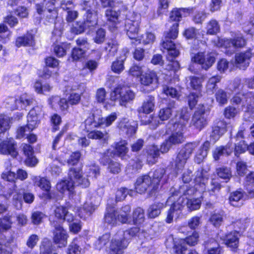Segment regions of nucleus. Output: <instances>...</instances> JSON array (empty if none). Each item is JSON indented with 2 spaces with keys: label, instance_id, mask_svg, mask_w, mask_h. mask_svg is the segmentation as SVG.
<instances>
[{
  "label": "nucleus",
  "instance_id": "nucleus-1",
  "mask_svg": "<svg viewBox=\"0 0 254 254\" xmlns=\"http://www.w3.org/2000/svg\"><path fill=\"white\" fill-rule=\"evenodd\" d=\"M190 12V10L189 9L176 8H174L170 14L169 20L166 24L169 30L165 32V40L162 43V47L167 51V59L169 61H173L180 54L179 51L171 39H175L178 37L179 22L183 16H188Z\"/></svg>",
  "mask_w": 254,
  "mask_h": 254
},
{
  "label": "nucleus",
  "instance_id": "nucleus-2",
  "mask_svg": "<svg viewBox=\"0 0 254 254\" xmlns=\"http://www.w3.org/2000/svg\"><path fill=\"white\" fill-rule=\"evenodd\" d=\"M190 116L186 109L182 111L180 115L176 116V120L178 119L179 121L173 124L172 133L169 138L161 145L160 147V152H167L172 144L181 143L184 141L183 132L185 126Z\"/></svg>",
  "mask_w": 254,
  "mask_h": 254
},
{
  "label": "nucleus",
  "instance_id": "nucleus-3",
  "mask_svg": "<svg viewBox=\"0 0 254 254\" xmlns=\"http://www.w3.org/2000/svg\"><path fill=\"white\" fill-rule=\"evenodd\" d=\"M149 187H151V189L149 191L148 196L156 197L158 194V172L155 171L151 176L147 174L140 176L134 183L135 191L139 194L144 193Z\"/></svg>",
  "mask_w": 254,
  "mask_h": 254
},
{
  "label": "nucleus",
  "instance_id": "nucleus-4",
  "mask_svg": "<svg viewBox=\"0 0 254 254\" xmlns=\"http://www.w3.org/2000/svg\"><path fill=\"white\" fill-rule=\"evenodd\" d=\"M134 98L135 93L131 89L130 86L125 82L118 83L110 93V100L113 103V106L118 102L120 105L126 107Z\"/></svg>",
  "mask_w": 254,
  "mask_h": 254
},
{
  "label": "nucleus",
  "instance_id": "nucleus-5",
  "mask_svg": "<svg viewBox=\"0 0 254 254\" xmlns=\"http://www.w3.org/2000/svg\"><path fill=\"white\" fill-rule=\"evenodd\" d=\"M187 201L185 202L187 208L190 211H193L198 209L201 206L202 197L197 198H186ZM184 196L180 197L171 206L166 218V222L170 223L172 222L174 217L178 218L181 213L182 208L185 204Z\"/></svg>",
  "mask_w": 254,
  "mask_h": 254
},
{
  "label": "nucleus",
  "instance_id": "nucleus-6",
  "mask_svg": "<svg viewBox=\"0 0 254 254\" xmlns=\"http://www.w3.org/2000/svg\"><path fill=\"white\" fill-rule=\"evenodd\" d=\"M214 43L217 47L225 49V52L226 54L231 55L235 52L237 48L245 46L246 41L242 35H239L233 40L218 37L214 41Z\"/></svg>",
  "mask_w": 254,
  "mask_h": 254
},
{
  "label": "nucleus",
  "instance_id": "nucleus-7",
  "mask_svg": "<svg viewBox=\"0 0 254 254\" xmlns=\"http://www.w3.org/2000/svg\"><path fill=\"white\" fill-rule=\"evenodd\" d=\"M33 185L37 187L42 190L39 197L46 201L54 198L55 193L52 190L51 183L46 177L35 176L33 179Z\"/></svg>",
  "mask_w": 254,
  "mask_h": 254
},
{
  "label": "nucleus",
  "instance_id": "nucleus-8",
  "mask_svg": "<svg viewBox=\"0 0 254 254\" xmlns=\"http://www.w3.org/2000/svg\"><path fill=\"white\" fill-rule=\"evenodd\" d=\"M207 180L208 177L206 172L198 171L194 179V187L190 188L188 185H185L181 188V190L187 189L184 192V195H191L194 194L196 195L197 192L200 193L206 190L205 184Z\"/></svg>",
  "mask_w": 254,
  "mask_h": 254
},
{
  "label": "nucleus",
  "instance_id": "nucleus-9",
  "mask_svg": "<svg viewBox=\"0 0 254 254\" xmlns=\"http://www.w3.org/2000/svg\"><path fill=\"white\" fill-rule=\"evenodd\" d=\"M51 224L54 228L53 230V243L60 248L66 247L69 236L66 230L64 228L63 223L53 220L51 222Z\"/></svg>",
  "mask_w": 254,
  "mask_h": 254
},
{
  "label": "nucleus",
  "instance_id": "nucleus-10",
  "mask_svg": "<svg viewBox=\"0 0 254 254\" xmlns=\"http://www.w3.org/2000/svg\"><path fill=\"white\" fill-rule=\"evenodd\" d=\"M81 5L82 9L86 11L83 20L88 28L96 27L98 23V12L93 2L84 0Z\"/></svg>",
  "mask_w": 254,
  "mask_h": 254
},
{
  "label": "nucleus",
  "instance_id": "nucleus-11",
  "mask_svg": "<svg viewBox=\"0 0 254 254\" xmlns=\"http://www.w3.org/2000/svg\"><path fill=\"white\" fill-rule=\"evenodd\" d=\"M67 179L77 183V185L82 188H88L90 182L88 179L84 177L83 165L80 164L77 166H72L68 170Z\"/></svg>",
  "mask_w": 254,
  "mask_h": 254
},
{
  "label": "nucleus",
  "instance_id": "nucleus-12",
  "mask_svg": "<svg viewBox=\"0 0 254 254\" xmlns=\"http://www.w3.org/2000/svg\"><path fill=\"white\" fill-rule=\"evenodd\" d=\"M110 150L107 149L103 153L99 161L103 166H107V170L111 174H119L122 171V164L117 159H113L109 154Z\"/></svg>",
  "mask_w": 254,
  "mask_h": 254
},
{
  "label": "nucleus",
  "instance_id": "nucleus-13",
  "mask_svg": "<svg viewBox=\"0 0 254 254\" xmlns=\"http://www.w3.org/2000/svg\"><path fill=\"white\" fill-rule=\"evenodd\" d=\"M121 15L120 9L115 10L114 7L107 8L105 11L106 22L108 30L111 32L118 30L121 23Z\"/></svg>",
  "mask_w": 254,
  "mask_h": 254
},
{
  "label": "nucleus",
  "instance_id": "nucleus-14",
  "mask_svg": "<svg viewBox=\"0 0 254 254\" xmlns=\"http://www.w3.org/2000/svg\"><path fill=\"white\" fill-rule=\"evenodd\" d=\"M197 144L195 143H189L181 149L175 160V169L177 173L182 171Z\"/></svg>",
  "mask_w": 254,
  "mask_h": 254
},
{
  "label": "nucleus",
  "instance_id": "nucleus-15",
  "mask_svg": "<svg viewBox=\"0 0 254 254\" xmlns=\"http://www.w3.org/2000/svg\"><path fill=\"white\" fill-rule=\"evenodd\" d=\"M20 151L24 157V164L29 167H34L38 163L33 146L26 143H23L20 146Z\"/></svg>",
  "mask_w": 254,
  "mask_h": 254
},
{
  "label": "nucleus",
  "instance_id": "nucleus-16",
  "mask_svg": "<svg viewBox=\"0 0 254 254\" xmlns=\"http://www.w3.org/2000/svg\"><path fill=\"white\" fill-rule=\"evenodd\" d=\"M199 234L196 231H193L192 234L185 239H180L175 242L174 249L177 254H182L187 250L186 244L192 246L196 245L199 241Z\"/></svg>",
  "mask_w": 254,
  "mask_h": 254
},
{
  "label": "nucleus",
  "instance_id": "nucleus-17",
  "mask_svg": "<svg viewBox=\"0 0 254 254\" xmlns=\"http://www.w3.org/2000/svg\"><path fill=\"white\" fill-rule=\"evenodd\" d=\"M14 43L18 48L22 47L34 48L36 45L35 35L32 30H27L23 35L17 37Z\"/></svg>",
  "mask_w": 254,
  "mask_h": 254
},
{
  "label": "nucleus",
  "instance_id": "nucleus-18",
  "mask_svg": "<svg viewBox=\"0 0 254 254\" xmlns=\"http://www.w3.org/2000/svg\"><path fill=\"white\" fill-rule=\"evenodd\" d=\"M45 115L43 106L37 105L29 110L27 116V121L31 124V126L33 125L37 127L42 119L44 118Z\"/></svg>",
  "mask_w": 254,
  "mask_h": 254
},
{
  "label": "nucleus",
  "instance_id": "nucleus-19",
  "mask_svg": "<svg viewBox=\"0 0 254 254\" xmlns=\"http://www.w3.org/2000/svg\"><path fill=\"white\" fill-rule=\"evenodd\" d=\"M46 10L45 20L50 23H56L59 15V7L56 6L58 0H42Z\"/></svg>",
  "mask_w": 254,
  "mask_h": 254
},
{
  "label": "nucleus",
  "instance_id": "nucleus-20",
  "mask_svg": "<svg viewBox=\"0 0 254 254\" xmlns=\"http://www.w3.org/2000/svg\"><path fill=\"white\" fill-rule=\"evenodd\" d=\"M47 101L48 105L52 109L56 110L57 104L59 110L62 114L65 115L68 113L70 105L66 98L55 95L50 96Z\"/></svg>",
  "mask_w": 254,
  "mask_h": 254
},
{
  "label": "nucleus",
  "instance_id": "nucleus-21",
  "mask_svg": "<svg viewBox=\"0 0 254 254\" xmlns=\"http://www.w3.org/2000/svg\"><path fill=\"white\" fill-rule=\"evenodd\" d=\"M215 58L211 54L205 55L203 52H198L191 56V62L201 65V67L207 70L214 64Z\"/></svg>",
  "mask_w": 254,
  "mask_h": 254
},
{
  "label": "nucleus",
  "instance_id": "nucleus-22",
  "mask_svg": "<svg viewBox=\"0 0 254 254\" xmlns=\"http://www.w3.org/2000/svg\"><path fill=\"white\" fill-rule=\"evenodd\" d=\"M16 146V143L12 138L3 140L0 142V154L16 158L18 155Z\"/></svg>",
  "mask_w": 254,
  "mask_h": 254
},
{
  "label": "nucleus",
  "instance_id": "nucleus-23",
  "mask_svg": "<svg viewBox=\"0 0 254 254\" xmlns=\"http://www.w3.org/2000/svg\"><path fill=\"white\" fill-rule=\"evenodd\" d=\"M127 244L126 238L111 239L109 247V254H124V250L127 248Z\"/></svg>",
  "mask_w": 254,
  "mask_h": 254
},
{
  "label": "nucleus",
  "instance_id": "nucleus-24",
  "mask_svg": "<svg viewBox=\"0 0 254 254\" xmlns=\"http://www.w3.org/2000/svg\"><path fill=\"white\" fill-rule=\"evenodd\" d=\"M254 57V53L249 49L244 53L237 54L235 56L236 64L238 67L245 69L250 64V59Z\"/></svg>",
  "mask_w": 254,
  "mask_h": 254
},
{
  "label": "nucleus",
  "instance_id": "nucleus-25",
  "mask_svg": "<svg viewBox=\"0 0 254 254\" xmlns=\"http://www.w3.org/2000/svg\"><path fill=\"white\" fill-rule=\"evenodd\" d=\"M127 145V141L125 139H121L119 141L115 142L112 145L113 150L111 154L122 159L124 158L128 151Z\"/></svg>",
  "mask_w": 254,
  "mask_h": 254
},
{
  "label": "nucleus",
  "instance_id": "nucleus-26",
  "mask_svg": "<svg viewBox=\"0 0 254 254\" xmlns=\"http://www.w3.org/2000/svg\"><path fill=\"white\" fill-rule=\"evenodd\" d=\"M117 127L120 131L125 132L128 136L133 135L137 130V125H132L126 118L121 119L118 122Z\"/></svg>",
  "mask_w": 254,
  "mask_h": 254
},
{
  "label": "nucleus",
  "instance_id": "nucleus-27",
  "mask_svg": "<svg viewBox=\"0 0 254 254\" xmlns=\"http://www.w3.org/2000/svg\"><path fill=\"white\" fill-rule=\"evenodd\" d=\"M96 208L97 206L92 202H85L77 208L76 213L80 218L86 219L91 216Z\"/></svg>",
  "mask_w": 254,
  "mask_h": 254
},
{
  "label": "nucleus",
  "instance_id": "nucleus-28",
  "mask_svg": "<svg viewBox=\"0 0 254 254\" xmlns=\"http://www.w3.org/2000/svg\"><path fill=\"white\" fill-rule=\"evenodd\" d=\"M127 58V52H123L113 61L111 66V70L115 73L120 74L125 69V62Z\"/></svg>",
  "mask_w": 254,
  "mask_h": 254
},
{
  "label": "nucleus",
  "instance_id": "nucleus-29",
  "mask_svg": "<svg viewBox=\"0 0 254 254\" xmlns=\"http://www.w3.org/2000/svg\"><path fill=\"white\" fill-rule=\"evenodd\" d=\"M207 124L204 116V108L202 106L199 111L195 112L192 119L191 125L199 130L201 129Z\"/></svg>",
  "mask_w": 254,
  "mask_h": 254
},
{
  "label": "nucleus",
  "instance_id": "nucleus-30",
  "mask_svg": "<svg viewBox=\"0 0 254 254\" xmlns=\"http://www.w3.org/2000/svg\"><path fill=\"white\" fill-rule=\"evenodd\" d=\"M158 79V77L156 72L153 70L147 69L142 72L139 81L142 85L148 86L156 82Z\"/></svg>",
  "mask_w": 254,
  "mask_h": 254
},
{
  "label": "nucleus",
  "instance_id": "nucleus-31",
  "mask_svg": "<svg viewBox=\"0 0 254 254\" xmlns=\"http://www.w3.org/2000/svg\"><path fill=\"white\" fill-rule=\"evenodd\" d=\"M33 101V99L28 97L26 94H22L14 100L13 105L10 107V110L13 111L24 108L32 104Z\"/></svg>",
  "mask_w": 254,
  "mask_h": 254
},
{
  "label": "nucleus",
  "instance_id": "nucleus-32",
  "mask_svg": "<svg viewBox=\"0 0 254 254\" xmlns=\"http://www.w3.org/2000/svg\"><path fill=\"white\" fill-rule=\"evenodd\" d=\"M52 47L54 54L57 58H61L66 56L67 52L70 48V43L66 42L54 43Z\"/></svg>",
  "mask_w": 254,
  "mask_h": 254
},
{
  "label": "nucleus",
  "instance_id": "nucleus-33",
  "mask_svg": "<svg viewBox=\"0 0 254 254\" xmlns=\"http://www.w3.org/2000/svg\"><path fill=\"white\" fill-rule=\"evenodd\" d=\"M220 239L224 241L225 244L232 249H235L238 247L239 243V237L240 234L236 231L231 232L225 236H221L218 234Z\"/></svg>",
  "mask_w": 254,
  "mask_h": 254
},
{
  "label": "nucleus",
  "instance_id": "nucleus-34",
  "mask_svg": "<svg viewBox=\"0 0 254 254\" xmlns=\"http://www.w3.org/2000/svg\"><path fill=\"white\" fill-rule=\"evenodd\" d=\"M87 137L93 140H98L103 144H107L109 140V134L107 132H103L100 130L93 129L86 133Z\"/></svg>",
  "mask_w": 254,
  "mask_h": 254
},
{
  "label": "nucleus",
  "instance_id": "nucleus-35",
  "mask_svg": "<svg viewBox=\"0 0 254 254\" xmlns=\"http://www.w3.org/2000/svg\"><path fill=\"white\" fill-rule=\"evenodd\" d=\"M146 161L149 165L155 164L159 156V148L157 145L152 144L148 145L146 149Z\"/></svg>",
  "mask_w": 254,
  "mask_h": 254
},
{
  "label": "nucleus",
  "instance_id": "nucleus-36",
  "mask_svg": "<svg viewBox=\"0 0 254 254\" xmlns=\"http://www.w3.org/2000/svg\"><path fill=\"white\" fill-rule=\"evenodd\" d=\"M203 254H220V248L218 243L214 239L205 242Z\"/></svg>",
  "mask_w": 254,
  "mask_h": 254
},
{
  "label": "nucleus",
  "instance_id": "nucleus-37",
  "mask_svg": "<svg viewBox=\"0 0 254 254\" xmlns=\"http://www.w3.org/2000/svg\"><path fill=\"white\" fill-rule=\"evenodd\" d=\"M130 211L131 207L130 205H123L117 212L118 220L122 224L129 223L128 221L130 218Z\"/></svg>",
  "mask_w": 254,
  "mask_h": 254
},
{
  "label": "nucleus",
  "instance_id": "nucleus-38",
  "mask_svg": "<svg viewBox=\"0 0 254 254\" xmlns=\"http://www.w3.org/2000/svg\"><path fill=\"white\" fill-rule=\"evenodd\" d=\"M140 121L141 125H150L152 129L157 128L159 125V114H153L149 116L146 115H139Z\"/></svg>",
  "mask_w": 254,
  "mask_h": 254
},
{
  "label": "nucleus",
  "instance_id": "nucleus-39",
  "mask_svg": "<svg viewBox=\"0 0 254 254\" xmlns=\"http://www.w3.org/2000/svg\"><path fill=\"white\" fill-rule=\"evenodd\" d=\"M86 52V49L74 47L71 50L68 60H70L72 62L74 63L80 62L84 59Z\"/></svg>",
  "mask_w": 254,
  "mask_h": 254
},
{
  "label": "nucleus",
  "instance_id": "nucleus-40",
  "mask_svg": "<svg viewBox=\"0 0 254 254\" xmlns=\"http://www.w3.org/2000/svg\"><path fill=\"white\" fill-rule=\"evenodd\" d=\"M154 109V98L152 96H148L146 100L143 102L142 106L137 110L139 116L141 114L147 115L152 112Z\"/></svg>",
  "mask_w": 254,
  "mask_h": 254
},
{
  "label": "nucleus",
  "instance_id": "nucleus-41",
  "mask_svg": "<svg viewBox=\"0 0 254 254\" xmlns=\"http://www.w3.org/2000/svg\"><path fill=\"white\" fill-rule=\"evenodd\" d=\"M103 123L100 122V119L98 122L95 121V116L94 114L90 115L84 121V131L86 133L93 130V128H97L100 127Z\"/></svg>",
  "mask_w": 254,
  "mask_h": 254
},
{
  "label": "nucleus",
  "instance_id": "nucleus-42",
  "mask_svg": "<svg viewBox=\"0 0 254 254\" xmlns=\"http://www.w3.org/2000/svg\"><path fill=\"white\" fill-rule=\"evenodd\" d=\"M233 151V146L227 144L226 146H220L216 148L213 151V156L215 160L220 159L222 157L228 156Z\"/></svg>",
  "mask_w": 254,
  "mask_h": 254
},
{
  "label": "nucleus",
  "instance_id": "nucleus-43",
  "mask_svg": "<svg viewBox=\"0 0 254 254\" xmlns=\"http://www.w3.org/2000/svg\"><path fill=\"white\" fill-rule=\"evenodd\" d=\"M127 34L132 41H135L138 39L137 34L139 31L138 23L136 21L130 20V23L127 22Z\"/></svg>",
  "mask_w": 254,
  "mask_h": 254
},
{
  "label": "nucleus",
  "instance_id": "nucleus-44",
  "mask_svg": "<svg viewBox=\"0 0 254 254\" xmlns=\"http://www.w3.org/2000/svg\"><path fill=\"white\" fill-rule=\"evenodd\" d=\"M210 147V142L206 141L203 144L202 146L197 151L195 157L194 161L197 164L202 162L207 155L208 151Z\"/></svg>",
  "mask_w": 254,
  "mask_h": 254
},
{
  "label": "nucleus",
  "instance_id": "nucleus-45",
  "mask_svg": "<svg viewBox=\"0 0 254 254\" xmlns=\"http://www.w3.org/2000/svg\"><path fill=\"white\" fill-rule=\"evenodd\" d=\"M133 224L135 225H141L145 220L144 210L140 207L134 208L132 213Z\"/></svg>",
  "mask_w": 254,
  "mask_h": 254
},
{
  "label": "nucleus",
  "instance_id": "nucleus-46",
  "mask_svg": "<svg viewBox=\"0 0 254 254\" xmlns=\"http://www.w3.org/2000/svg\"><path fill=\"white\" fill-rule=\"evenodd\" d=\"M226 130V125L222 122H220L219 125L215 127L213 129L210 135L211 140L214 143L215 142Z\"/></svg>",
  "mask_w": 254,
  "mask_h": 254
},
{
  "label": "nucleus",
  "instance_id": "nucleus-47",
  "mask_svg": "<svg viewBox=\"0 0 254 254\" xmlns=\"http://www.w3.org/2000/svg\"><path fill=\"white\" fill-rule=\"evenodd\" d=\"M30 124H31L27 121L26 125L18 127L16 130L15 138L19 139L25 138L27 135L25 134L26 131L31 132L36 128L33 125L31 126Z\"/></svg>",
  "mask_w": 254,
  "mask_h": 254
},
{
  "label": "nucleus",
  "instance_id": "nucleus-48",
  "mask_svg": "<svg viewBox=\"0 0 254 254\" xmlns=\"http://www.w3.org/2000/svg\"><path fill=\"white\" fill-rule=\"evenodd\" d=\"M74 182L69 180H62L57 184V188L59 191L64 193L67 191L70 194L72 193L74 190Z\"/></svg>",
  "mask_w": 254,
  "mask_h": 254
},
{
  "label": "nucleus",
  "instance_id": "nucleus-49",
  "mask_svg": "<svg viewBox=\"0 0 254 254\" xmlns=\"http://www.w3.org/2000/svg\"><path fill=\"white\" fill-rule=\"evenodd\" d=\"M68 214L67 207L65 206H57L54 210L55 217L57 219L61 220V221H58L59 222H62L63 223L65 220L66 221L65 217L67 216V218H69L70 216V215H68Z\"/></svg>",
  "mask_w": 254,
  "mask_h": 254
},
{
  "label": "nucleus",
  "instance_id": "nucleus-50",
  "mask_svg": "<svg viewBox=\"0 0 254 254\" xmlns=\"http://www.w3.org/2000/svg\"><path fill=\"white\" fill-rule=\"evenodd\" d=\"M244 194L242 191H236L231 193L229 197V201L231 205L234 206H240L243 204Z\"/></svg>",
  "mask_w": 254,
  "mask_h": 254
},
{
  "label": "nucleus",
  "instance_id": "nucleus-51",
  "mask_svg": "<svg viewBox=\"0 0 254 254\" xmlns=\"http://www.w3.org/2000/svg\"><path fill=\"white\" fill-rule=\"evenodd\" d=\"M35 91L39 94H43L45 92H50L52 87L49 83H46L43 84L40 80H36L33 85Z\"/></svg>",
  "mask_w": 254,
  "mask_h": 254
},
{
  "label": "nucleus",
  "instance_id": "nucleus-52",
  "mask_svg": "<svg viewBox=\"0 0 254 254\" xmlns=\"http://www.w3.org/2000/svg\"><path fill=\"white\" fill-rule=\"evenodd\" d=\"M74 220V216L72 214H70V217L66 218V221L70 223L69 225L70 232L73 234H77L81 230L82 223L80 220L73 222Z\"/></svg>",
  "mask_w": 254,
  "mask_h": 254
},
{
  "label": "nucleus",
  "instance_id": "nucleus-53",
  "mask_svg": "<svg viewBox=\"0 0 254 254\" xmlns=\"http://www.w3.org/2000/svg\"><path fill=\"white\" fill-rule=\"evenodd\" d=\"M155 36L151 32H146L144 35H141L140 38H138L135 41H132L131 43L135 45L142 44L144 45L152 43L155 40Z\"/></svg>",
  "mask_w": 254,
  "mask_h": 254
},
{
  "label": "nucleus",
  "instance_id": "nucleus-54",
  "mask_svg": "<svg viewBox=\"0 0 254 254\" xmlns=\"http://www.w3.org/2000/svg\"><path fill=\"white\" fill-rule=\"evenodd\" d=\"M117 211L111 208L110 210H108L104 215V223L112 226H115L117 224L118 220Z\"/></svg>",
  "mask_w": 254,
  "mask_h": 254
},
{
  "label": "nucleus",
  "instance_id": "nucleus-55",
  "mask_svg": "<svg viewBox=\"0 0 254 254\" xmlns=\"http://www.w3.org/2000/svg\"><path fill=\"white\" fill-rule=\"evenodd\" d=\"M87 28L88 27L84 20L77 21L71 27L70 32L74 35H79L84 32Z\"/></svg>",
  "mask_w": 254,
  "mask_h": 254
},
{
  "label": "nucleus",
  "instance_id": "nucleus-56",
  "mask_svg": "<svg viewBox=\"0 0 254 254\" xmlns=\"http://www.w3.org/2000/svg\"><path fill=\"white\" fill-rule=\"evenodd\" d=\"M107 96V92L104 87L98 88L96 92L95 99L96 102L99 104H105L104 107L108 108L111 106L108 102H105Z\"/></svg>",
  "mask_w": 254,
  "mask_h": 254
},
{
  "label": "nucleus",
  "instance_id": "nucleus-57",
  "mask_svg": "<svg viewBox=\"0 0 254 254\" xmlns=\"http://www.w3.org/2000/svg\"><path fill=\"white\" fill-rule=\"evenodd\" d=\"M251 94V93H249L244 95L239 92L232 98L231 102L236 105L241 104L242 107L245 106L247 104L249 103L248 97L250 96Z\"/></svg>",
  "mask_w": 254,
  "mask_h": 254
},
{
  "label": "nucleus",
  "instance_id": "nucleus-58",
  "mask_svg": "<svg viewBox=\"0 0 254 254\" xmlns=\"http://www.w3.org/2000/svg\"><path fill=\"white\" fill-rule=\"evenodd\" d=\"M79 244L78 238H74L67 249V254H81L82 249Z\"/></svg>",
  "mask_w": 254,
  "mask_h": 254
},
{
  "label": "nucleus",
  "instance_id": "nucleus-59",
  "mask_svg": "<svg viewBox=\"0 0 254 254\" xmlns=\"http://www.w3.org/2000/svg\"><path fill=\"white\" fill-rule=\"evenodd\" d=\"M50 122L52 126L51 131L55 132L60 129V126L62 123V119L57 113L53 114L50 118Z\"/></svg>",
  "mask_w": 254,
  "mask_h": 254
},
{
  "label": "nucleus",
  "instance_id": "nucleus-60",
  "mask_svg": "<svg viewBox=\"0 0 254 254\" xmlns=\"http://www.w3.org/2000/svg\"><path fill=\"white\" fill-rule=\"evenodd\" d=\"M11 32L4 23H0V41L5 44L10 39Z\"/></svg>",
  "mask_w": 254,
  "mask_h": 254
},
{
  "label": "nucleus",
  "instance_id": "nucleus-61",
  "mask_svg": "<svg viewBox=\"0 0 254 254\" xmlns=\"http://www.w3.org/2000/svg\"><path fill=\"white\" fill-rule=\"evenodd\" d=\"M119 48L118 42L114 39L110 40L105 47V50L108 52L110 56H114L117 53Z\"/></svg>",
  "mask_w": 254,
  "mask_h": 254
},
{
  "label": "nucleus",
  "instance_id": "nucleus-62",
  "mask_svg": "<svg viewBox=\"0 0 254 254\" xmlns=\"http://www.w3.org/2000/svg\"><path fill=\"white\" fill-rule=\"evenodd\" d=\"M221 76H214L209 79L206 85V91L208 94H212L215 89L216 84L220 82Z\"/></svg>",
  "mask_w": 254,
  "mask_h": 254
},
{
  "label": "nucleus",
  "instance_id": "nucleus-63",
  "mask_svg": "<svg viewBox=\"0 0 254 254\" xmlns=\"http://www.w3.org/2000/svg\"><path fill=\"white\" fill-rule=\"evenodd\" d=\"M246 186L250 196L253 197L254 195V172H252L247 176Z\"/></svg>",
  "mask_w": 254,
  "mask_h": 254
},
{
  "label": "nucleus",
  "instance_id": "nucleus-64",
  "mask_svg": "<svg viewBox=\"0 0 254 254\" xmlns=\"http://www.w3.org/2000/svg\"><path fill=\"white\" fill-rule=\"evenodd\" d=\"M206 30L207 34H216L220 31V26L216 20L212 19L207 23Z\"/></svg>",
  "mask_w": 254,
  "mask_h": 254
}]
</instances>
